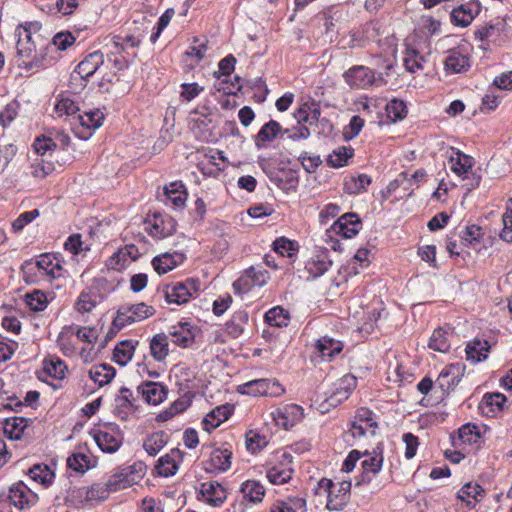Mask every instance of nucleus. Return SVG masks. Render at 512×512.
Instances as JSON below:
<instances>
[{"label":"nucleus","mask_w":512,"mask_h":512,"mask_svg":"<svg viewBox=\"0 0 512 512\" xmlns=\"http://www.w3.org/2000/svg\"><path fill=\"white\" fill-rule=\"evenodd\" d=\"M39 30L40 26L37 22L19 26L16 30L17 53L29 67L44 66L55 59L50 55V40L45 38Z\"/></svg>","instance_id":"f257e3e1"},{"label":"nucleus","mask_w":512,"mask_h":512,"mask_svg":"<svg viewBox=\"0 0 512 512\" xmlns=\"http://www.w3.org/2000/svg\"><path fill=\"white\" fill-rule=\"evenodd\" d=\"M351 481L342 480L334 483L332 480L322 478L315 488L319 496H326V508L329 511H341L350 498Z\"/></svg>","instance_id":"f03ea898"},{"label":"nucleus","mask_w":512,"mask_h":512,"mask_svg":"<svg viewBox=\"0 0 512 512\" xmlns=\"http://www.w3.org/2000/svg\"><path fill=\"white\" fill-rule=\"evenodd\" d=\"M449 165L450 169L459 177L464 180H469L467 183L468 190L476 188L479 186L481 181V176L476 175L472 172V168L474 166V159L462 153L461 151L452 150L451 155L449 157Z\"/></svg>","instance_id":"7ed1b4c3"},{"label":"nucleus","mask_w":512,"mask_h":512,"mask_svg":"<svg viewBox=\"0 0 512 512\" xmlns=\"http://www.w3.org/2000/svg\"><path fill=\"white\" fill-rule=\"evenodd\" d=\"M143 467L141 464H134L116 469L108 478V487L112 492L133 486L143 477Z\"/></svg>","instance_id":"20e7f679"},{"label":"nucleus","mask_w":512,"mask_h":512,"mask_svg":"<svg viewBox=\"0 0 512 512\" xmlns=\"http://www.w3.org/2000/svg\"><path fill=\"white\" fill-rule=\"evenodd\" d=\"M199 287V280L187 279L185 282H176L167 285L164 289V296L168 303L182 305L197 294Z\"/></svg>","instance_id":"39448f33"},{"label":"nucleus","mask_w":512,"mask_h":512,"mask_svg":"<svg viewBox=\"0 0 512 512\" xmlns=\"http://www.w3.org/2000/svg\"><path fill=\"white\" fill-rule=\"evenodd\" d=\"M155 314V309L145 303L123 305L114 319V325L122 328L135 322L143 321Z\"/></svg>","instance_id":"423d86ee"},{"label":"nucleus","mask_w":512,"mask_h":512,"mask_svg":"<svg viewBox=\"0 0 512 512\" xmlns=\"http://www.w3.org/2000/svg\"><path fill=\"white\" fill-rule=\"evenodd\" d=\"M238 391L251 396L279 397L284 388L276 380L256 379L240 385Z\"/></svg>","instance_id":"0eeeda50"},{"label":"nucleus","mask_w":512,"mask_h":512,"mask_svg":"<svg viewBox=\"0 0 512 512\" xmlns=\"http://www.w3.org/2000/svg\"><path fill=\"white\" fill-rule=\"evenodd\" d=\"M365 459L362 461V476L361 480L356 484L369 483L381 471L384 457L382 444H378L372 451L365 450L362 453Z\"/></svg>","instance_id":"6e6552de"},{"label":"nucleus","mask_w":512,"mask_h":512,"mask_svg":"<svg viewBox=\"0 0 512 512\" xmlns=\"http://www.w3.org/2000/svg\"><path fill=\"white\" fill-rule=\"evenodd\" d=\"M269 279L268 272L262 268L250 267L233 284L236 293H247L254 287L264 286Z\"/></svg>","instance_id":"1a4fd4ad"},{"label":"nucleus","mask_w":512,"mask_h":512,"mask_svg":"<svg viewBox=\"0 0 512 512\" xmlns=\"http://www.w3.org/2000/svg\"><path fill=\"white\" fill-rule=\"evenodd\" d=\"M271 415L276 425L289 429L303 419L304 409L297 404H284L277 407Z\"/></svg>","instance_id":"9d476101"},{"label":"nucleus","mask_w":512,"mask_h":512,"mask_svg":"<svg viewBox=\"0 0 512 512\" xmlns=\"http://www.w3.org/2000/svg\"><path fill=\"white\" fill-rule=\"evenodd\" d=\"M8 498L10 502L20 510L31 508L38 502V495L22 481L10 487Z\"/></svg>","instance_id":"9b49d317"},{"label":"nucleus","mask_w":512,"mask_h":512,"mask_svg":"<svg viewBox=\"0 0 512 512\" xmlns=\"http://www.w3.org/2000/svg\"><path fill=\"white\" fill-rule=\"evenodd\" d=\"M343 77L350 87L358 89H367L376 82L374 71L362 65L351 67Z\"/></svg>","instance_id":"f8f14e48"},{"label":"nucleus","mask_w":512,"mask_h":512,"mask_svg":"<svg viewBox=\"0 0 512 512\" xmlns=\"http://www.w3.org/2000/svg\"><path fill=\"white\" fill-rule=\"evenodd\" d=\"M356 385L357 379L355 376L350 374L343 376L334 384L333 390L326 398L327 403L330 406L341 404L344 400L348 399Z\"/></svg>","instance_id":"ddd939ff"},{"label":"nucleus","mask_w":512,"mask_h":512,"mask_svg":"<svg viewBox=\"0 0 512 512\" xmlns=\"http://www.w3.org/2000/svg\"><path fill=\"white\" fill-rule=\"evenodd\" d=\"M176 222L169 215H154L152 220L147 222L146 231L154 238L164 239L175 232Z\"/></svg>","instance_id":"4468645a"},{"label":"nucleus","mask_w":512,"mask_h":512,"mask_svg":"<svg viewBox=\"0 0 512 512\" xmlns=\"http://www.w3.org/2000/svg\"><path fill=\"white\" fill-rule=\"evenodd\" d=\"M361 227V220L357 214L346 213L338 218L333 224L332 229L336 234L349 239L358 234Z\"/></svg>","instance_id":"2eb2a0df"},{"label":"nucleus","mask_w":512,"mask_h":512,"mask_svg":"<svg viewBox=\"0 0 512 512\" xmlns=\"http://www.w3.org/2000/svg\"><path fill=\"white\" fill-rule=\"evenodd\" d=\"M480 10L481 6L478 1H471L466 4H462L453 9L451 13L452 23L460 27H467L480 13Z\"/></svg>","instance_id":"dca6fc26"},{"label":"nucleus","mask_w":512,"mask_h":512,"mask_svg":"<svg viewBox=\"0 0 512 512\" xmlns=\"http://www.w3.org/2000/svg\"><path fill=\"white\" fill-rule=\"evenodd\" d=\"M41 275L56 279L62 276L63 267L59 258L51 254H42L34 264Z\"/></svg>","instance_id":"f3484780"},{"label":"nucleus","mask_w":512,"mask_h":512,"mask_svg":"<svg viewBox=\"0 0 512 512\" xmlns=\"http://www.w3.org/2000/svg\"><path fill=\"white\" fill-rule=\"evenodd\" d=\"M181 462L182 452L179 449H172L169 453L159 458L156 471L164 477L173 476L176 474Z\"/></svg>","instance_id":"a211bd4d"},{"label":"nucleus","mask_w":512,"mask_h":512,"mask_svg":"<svg viewBox=\"0 0 512 512\" xmlns=\"http://www.w3.org/2000/svg\"><path fill=\"white\" fill-rule=\"evenodd\" d=\"M138 392L142 395L145 402L152 405L162 403L167 397L165 386L158 382H145L138 387Z\"/></svg>","instance_id":"6ab92c4d"},{"label":"nucleus","mask_w":512,"mask_h":512,"mask_svg":"<svg viewBox=\"0 0 512 512\" xmlns=\"http://www.w3.org/2000/svg\"><path fill=\"white\" fill-rule=\"evenodd\" d=\"M463 367L460 364H451L442 369L436 383L445 391L456 386L462 376Z\"/></svg>","instance_id":"aec40b11"},{"label":"nucleus","mask_w":512,"mask_h":512,"mask_svg":"<svg viewBox=\"0 0 512 512\" xmlns=\"http://www.w3.org/2000/svg\"><path fill=\"white\" fill-rule=\"evenodd\" d=\"M172 342L180 347H188L194 341L193 327L188 322H179L171 327Z\"/></svg>","instance_id":"412c9836"},{"label":"nucleus","mask_w":512,"mask_h":512,"mask_svg":"<svg viewBox=\"0 0 512 512\" xmlns=\"http://www.w3.org/2000/svg\"><path fill=\"white\" fill-rule=\"evenodd\" d=\"M184 259L185 257L182 253H164L155 257L152 263L158 274H165L183 263Z\"/></svg>","instance_id":"4be33fe9"},{"label":"nucleus","mask_w":512,"mask_h":512,"mask_svg":"<svg viewBox=\"0 0 512 512\" xmlns=\"http://www.w3.org/2000/svg\"><path fill=\"white\" fill-rule=\"evenodd\" d=\"M201 493L204 500L214 506H220L226 499V490L219 484L214 482H205L201 486Z\"/></svg>","instance_id":"5701e85b"},{"label":"nucleus","mask_w":512,"mask_h":512,"mask_svg":"<svg viewBox=\"0 0 512 512\" xmlns=\"http://www.w3.org/2000/svg\"><path fill=\"white\" fill-rule=\"evenodd\" d=\"M231 413V407L229 405H220L210 411L203 419V427L207 432L219 427L224 421H226Z\"/></svg>","instance_id":"b1692460"},{"label":"nucleus","mask_w":512,"mask_h":512,"mask_svg":"<svg viewBox=\"0 0 512 512\" xmlns=\"http://www.w3.org/2000/svg\"><path fill=\"white\" fill-rule=\"evenodd\" d=\"M30 420L24 417H10L4 422V434L11 440H19L28 428Z\"/></svg>","instance_id":"393cba45"},{"label":"nucleus","mask_w":512,"mask_h":512,"mask_svg":"<svg viewBox=\"0 0 512 512\" xmlns=\"http://www.w3.org/2000/svg\"><path fill=\"white\" fill-rule=\"evenodd\" d=\"M102 64L103 54L98 51L93 52L78 64L76 72L81 78L85 79L92 76Z\"/></svg>","instance_id":"a878e982"},{"label":"nucleus","mask_w":512,"mask_h":512,"mask_svg":"<svg viewBox=\"0 0 512 512\" xmlns=\"http://www.w3.org/2000/svg\"><path fill=\"white\" fill-rule=\"evenodd\" d=\"M445 69L452 73H460L466 71L470 67V60L467 55L459 50L449 51L445 59Z\"/></svg>","instance_id":"bb28decb"},{"label":"nucleus","mask_w":512,"mask_h":512,"mask_svg":"<svg viewBox=\"0 0 512 512\" xmlns=\"http://www.w3.org/2000/svg\"><path fill=\"white\" fill-rule=\"evenodd\" d=\"M240 492L245 500L254 504L262 502L265 496L263 485L255 480L243 482L240 487Z\"/></svg>","instance_id":"cd10ccee"},{"label":"nucleus","mask_w":512,"mask_h":512,"mask_svg":"<svg viewBox=\"0 0 512 512\" xmlns=\"http://www.w3.org/2000/svg\"><path fill=\"white\" fill-rule=\"evenodd\" d=\"M316 349L324 359L331 360L343 350V343L339 340L324 336L317 341Z\"/></svg>","instance_id":"c85d7f7f"},{"label":"nucleus","mask_w":512,"mask_h":512,"mask_svg":"<svg viewBox=\"0 0 512 512\" xmlns=\"http://www.w3.org/2000/svg\"><path fill=\"white\" fill-rule=\"evenodd\" d=\"M164 194L176 208L183 207L187 200L185 187L180 181L171 182L166 185L164 187Z\"/></svg>","instance_id":"c756f323"},{"label":"nucleus","mask_w":512,"mask_h":512,"mask_svg":"<svg viewBox=\"0 0 512 512\" xmlns=\"http://www.w3.org/2000/svg\"><path fill=\"white\" fill-rule=\"evenodd\" d=\"M280 124L275 120H270L264 124L255 137V145L258 148L265 146L267 142L273 141L281 132Z\"/></svg>","instance_id":"7c9ffc66"},{"label":"nucleus","mask_w":512,"mask_h":512,"mask_svg":"<svg viewBox=\"0 0 512 512\" xmlns=\"http://www.w3.org/2000/svg\"><path fill=\"white\" fill-rule=\"evenodd\" d=\"M320 115L321 112L318 104L314 102H306L299 107L295 113V118L298 123H308L309 125H313L318 122Z\"/></svg>","instance_id":"2f4dec72"},{"label":"nucleus","mask_w":512,"mask_h":512,"mask_svg":"<svg viewBox=\"0 0 512 512\" xmlns=\"http://www.w3.org/2000/svg\"><path fill=\"white\" fill-rule=\"evenodd\" d=\"M371 178L366 174L348 176L344 181L343 189L348 194H360L367 190Z\"/></svg>","instance_id":"473e14b6"},{"label":"nucleus","mask_w":512,"mask_h":512,"mask_svg":"<svg viewBox=\"0 0 512 512\" xmlns=\"http://www.w3.org/2000/svg\"><path fill=\"white\" fill-rule=\"evenodd\" d=\"M150 352L156 361L164 360L169 354L168 336L164 333L153 336L150 341Z\"/></svg>","instance_id":"72a5a7b5"},{"label":"nucleus","mask_w":512,"mask_h":512,"mask_svg":"<svg viewBox=\"0 0 512 512\" xmlns=\"http://www.w3.org/2000/svg\"><path fill=\"white\" fill-rule=\"evenodd\" d=\"M270 512H306V500L302 497H291L287 501H276Z\"/></svg>","instance_id":"f704fd0d"},{"label":"nucleus","mask_w":512,"mask_h":512,"mask_svg":"<svg viewBox=\"0 0 512 512\" xmlns=\"http://www.w3.org/2000/svg\"><path fill=\"white\" fill-rule=\"evenodd\" d=\"M115 369L108 364L93 366L89 370V377L99 386H104L111 382L115 376Z\"/></svg>","instance_id":"c9c22d12"},{"label":"nucleus","mask_w":512,"mask_h":512,"mask_svg":"<svg viewBox=\"0 0 512 512\" xmlns=\"http://www.w3.org/2000/svg\"><path fill=\"white\" fill-rule=\"evenodd\" d=\"M94 439L98 447L103 452L113 453L120 447L119 438L115 434L108 431H98L95 434Z\"/></svg>","instance_id":"e433bc0d"},{"label":"nucleus","mask_w":512,"mask_h":512,"mask_svg":"<svg viewBox=\"0 0 512 512\" xmlns=\"http://www.w3.org/2000/svg\"><path fill=\"white\" fill-rule=\"evenodd\" d=\"M67 366L59 358L51 357L43 361L42 373L54 379L61 380L65 377Z\"/></svg>","instance_id":"4c0bfd02"},{"label":"nucleus","mask_w":512,"mask_h":512,"mask_svg":"<svg viewBox=\"0 0 512 512\" xmlns=\"http://www.w3.org/2000/svg\"><path fill=\"white\" fill-rule=\"evenodd\" d=\"M135 351V342L132 340H125L116 345L113 353L114 361L121 365L125 366L129 361H131Z\"/></svg>","instance_id":"58836bf2"},{"label":"nucleus","mask_w":512,"mask_h":512,"mask_svg":"<svg viewBox=\"0 0 512 512\" xmlns=\"http://www.w3.org/2000/svg\"><path fill=\"white\" fill-rule=\"evenodd\" d=\"M507 398L501 393L485 394L480 408L486 414L495 413L503 410Z\"/></svg>","instance_id":"ea45409f"},{"label":"nucleus","mask_w":512,"mask_h":512,"mask_svg":"<svg viewBox=\"0 0 512 512\" xmlns=\"http://www.w3.org/2000/svg\"><path fill=\"white\" fill-rule=\"evenodd\" d=\"M134 246L125 247L124 249L119 250L117 253H114L113 256L109 258L107 263L109 268L120 270L126 267L130 260L135 259L133 252H136Z\"/></svg>","instance_id":"a19ab883"},{"label":"nucleus","mask_w":512,"mask_h":512,"mask_svg":"<svg viewBox=\"0 0 512 512\" xmlns=\"http://www.w3.org/2000/svg\"><path fill=\"white\" fill-rule=\"evenodd\" d=\"M140 44V39L136 38L133 35H129L126 37L113 36L107 46H110L112 53L121 54L125 52L128 48H136Z\"/></svg>","instance_id":"79ce46f5"},{"label":"nucleus","mask_w":512,"mask_h":512,"mask_svg":"<svg viewBox=\"0 0 512 512\" xmlns=\"http://www.w3.org/2000/svg\"><path fill=\"white\" fill-rule=\"evenodd\" d=\"M450 334L442 329L438 328L433 331L429 341V348L434 351L446 353L450 349Z\"/></svg>","instance_id":"37998d69"},{"label":"nucleus","mask_w":512,"mask_h":512,"mask_svg":"<svg viewBox=\"0 0 512 512\" xmlns=\"http://www.w3.org/2000/svg\"><path fill=\"white\" fill-rule=\"evenodd\" d=\"M232 452L228 449H214L210 455V463L213 469L226 471L231 466Z\"/></svg>","instance_id":"c03bdc74"},{"label":"nucleus","mask_w":512,"mask_h":512,"mask_svg":"<svg viewBox=\"0 0 512 512\" xmlns=\"http://www.w3.org/2000/svg\"><path fill=\"white\" fill-rule=\"evenodd\" d=\"M489 344L487 341L474 340L466 347L467 359L475 363L487 358Z\"/></svg>","instance_id":"a18cd8bd"},{"label":"nucleus","mask_w":512,"mask_h":512,"mask_svg":"<svg viewBox=\"0 0 512 512\" xmlns=\"http://www.w3.org/2000/svg\"><path fill=\"white\" fill-rule=\"evenodd\" d=\"M483 492L484 490L478 484L467 483L459 490L457 498L465 502L468 508H473L475 504L472 499L478 501V497L481 496Z\"/></svg>","instance_id":"49530a36"},{"label":"nucleus","mask_w":512,"mask_h":512,"mask_svg":"<svg viewBox=\"0 0 512 512\" xmlns=\"http://www.w3.org/2000/svg\"><path fill=\"white\" fill-rule=\"evenodd\" d=\"M353 156V149L351 147L340 146L333 150L327 159L330 166L340 168L347 165L348 160Z\"/></svg>","instance_id":"de8ad7c7"},{"label":"nucleus","mask_w":512,"mask_h":512,"mask_svg":"<svg viewBox=\"0 0 512 512\" xmlns=\"http://www.w3.org/2000/svg\"><path fill=\"white\" fill-rule=\"evenodd\" d=\"M293 470L284 465H275L267 472L268 480L275 485H280L288 482L292 477Z\"/></svg>","instance_id":"09e8293b"},{"label":"nucleus","mask_w":512,"mask_h":512,"mask_svg":"<svg viewBox=\"0 0 512 512\" xmlns=\"http://www.w3.org/2000/svg\"><path fill=\"white\" fill-rule=\"evenodd\" d=\"M74 332L71 328H64L58 336L57 344L65 356H72L75 351Z\"/></svg>","instance_id":"8fccbe9b"},{"label":"nucleus","mask_w":512,"mask_h":512,"mask_svg":"<svg viewBox=\"0 0 512 512\" xmlns=\"http://www.w3.org/2000/svg\"><path fill=\"white\" fill-rule=\"evenodd\" d=\"M98 295L91 291H82L75 303V309L80 313L91 312L97 305Z\"/></svg>","instance_id":"3c124183"},{"label":"nucleus","mask_w":512,"mask_h":512,"mask_svg":"<svg viewBox=\"0 0 512 512\" xmlns=\"http://www.w3.org/2000/svg\"><path fill=\"white\" fill-rule=\"evenodd\" d=\"M166 443V435L163 432H158L150 435L144 441L143 448L150 456H155Z\"/></svg>","instance_id":"603ef678"},{"label":"nucleus","mask_w":512,"mask_h":512,"mask_svg":"<svg viewBox=\"0 0 512 512\" xmlns=\"http://www.w3.org/2000/svg\"><path fill=\"white\" fill-rule=\"evenodd\" d=\"M248 322V314L245 311H237L233 314L231 320L226 324V329L233 337L239 336L245 324Z\"/></svg>","instance_id":"864d4df0"},{"label":"nucleus","mask_w":512,"mask_h":512,"mask_svg":"<svg viewBox=\"0 0 512 512\" xmlns=\"http://www.w3.org/2000/svg\"><path fill=\"white\" fill-rule=\"evenodd\" d=\"M81 126L88 129H97L102 125L104 114L99 109L86 111L78 116Z\"/></svg>","instance_id":"5fc2aeb1"},{"label":"nucleus","mask_w":512,"mask_h":512,"mask_svg":"<svg viewBox=\"0 0 512 512\" xmlns=\"http://www.w3.org/2000/svg\"><path fill=\"white\" fill-rule=\"evenodd\" d=\"M30 478L42 485H48L54 478L53 471L47 465H35L29 470Z\"/></svg>","instance_id":"6e6d98bb"},{"label":"nucleus","mask_w":512,"mask_h":512,"mask_svg":"<svg viewBox=\"0 0 512 512\" xmlns=\"http://www.w3.org/2000/svg\"><path fill=\"white\" fill-rule=\"evenodd\" d=\"M65 499L67 502H70L72 505L75 506L91 504V502L89 501L88 486L74 487L72 489H69Z\"/></svg>","instance_id":"4d7b16f0"},{"label":"nucleus","mask_w":512,"mask_h":512,"mask_svg":"<svg viewBox=\"0 0 512 512\" xmlns=\"http://www.w3.org/2000/svg\"><path fill=\"white\" fill-rule=\"evenodd\" d=\"M77 111L79 106L68 96L61 97L55 104V113L58 117L74 115Z\"/></svg>","instance_id":"13d9d810"},{"label":"nucleus","mask_w":512,"mask_h":512,"mask_svg":"<svg viewBox=\"0 0 512 512\" xmlns=\"http://www.w3.org/2000/svg\"><path fill=\"white\" fill-rule=\"evenodd\" d=\"M75 42V37L70 32L57 33L50 41V54L53 51H64Z\"/></svg>","instance_id":"bf43d9fd"},{"label":"nucleus","mask_w":512,"mask_h":512,"mask_svg":"<svg viewBox=\"0 0 512 512\" xmlns=\"http://www.w3.org/2000/svg\"><path fill=\"white\" fill-rule=\"evenodd\" d=\"M386 113L387 117L393 122L402 120L407 113L406 105L401 100L393 99L386 104Z\"/></svg>","instance_id":"052dcab7"},{"label":"nucleus","mask_w":512,"mask_h":512,"mask_svg":"<svg viewBox=\"0 0 512 512\" xmlns=\"http://www.w3.org/2000/svg\"><path fill=\"white\" fill-rule=\"evenodd\" d=\"M480 438V430L478 426L467 423L463 425L458 431V440L462 443L473 444Z\"/></svg>","instance_id":"680f3d73"},{"label":"nucleus","mask_w":512,"mask_h":512,"mask_svg":"<svg viewBox=\"0 0 512 512\" xmlns=\"http://www.w3.org/2000/svg\"><path fill=\"white\" fill-rule=\"evenodd\" d=\"M89 490V501L91 504L93 502H99L107 499L112 493L110 488L108 487L107 481L105 483H93L91 486H88Z\"/></svg>","instance_id":"e2e57ef3"},{"label":"nucleus","mask_w":512,"mask_h":512,"mask_svg":"<svg viewBox=\"0 0 512 512\" xmlns=\"http://www.w3.org/2000/svg\"><path fill=\"white\" fill-rule=\"evenodd\" d=\"M266 321L276 327H284L288 325V315L281 307L270 309L265 315Z\"/></svg>","instance_id":"0e129e2a"},{"label":"nucleus","mask_w":512,"mask_h":512,"mask_svg":"<svg viewBox=\"0 0 512 512\" xmlns=\"http://www.w3.org/2000/svg\"><path fill=\"white\" fill-rule=\"evenodd\" d=\"M26 304L31 310L39 312L43 311L47 307L48 299L45 293L36 290L26 295Z\"/></svg>","instance_id":"69168bd1"},{"label":"nucleus","mask_w":512,"mask_h":512,"mask_svg":"<svg viewBox=\"0 0 512 512\" xmlns=\"http://www.w3.org/2000/svg\"><path fill=\"white\" fill-rule=\"evenodd\" d=\"M424 58L414 49H407L404 56V65L409 72L423 69Z\"/></svg>","instance_id":"338daca9"},{"label":"nucleus","mask_w":512,"mask_h":512,"mask_svg":"<svg viewBox=\"0 0 512 512\" xmlns=\"http://www.w3.org/2000/svg\"><path fill=\"white\" fill-rule=\"evenodd\" d=\"M512 198L509 200L506 211L502 215L503 229L500 232V237L506 242H512Z\"/></svg>","instance_id":"774afa93"}]
</instances>
